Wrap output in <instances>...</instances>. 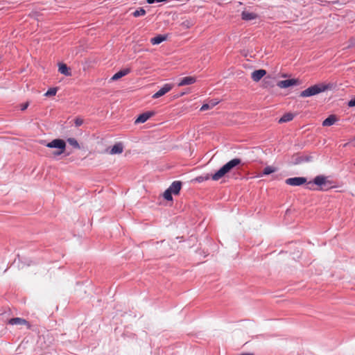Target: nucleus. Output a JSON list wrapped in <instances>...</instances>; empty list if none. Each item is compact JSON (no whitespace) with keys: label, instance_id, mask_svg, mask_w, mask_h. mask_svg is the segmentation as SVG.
<instances>
[{"label":"nucleus","instance_id":"6","mask_svg":"<svg viewBox=\"0 0 355 355\" xmlns=\"http://www.w3.org/2000/svg\"><path fill=\"white\" fill-rule=\"evenodd\" d=\"M332 183L333 182L328 180H327V182L325 184H323L322 187H320V188H313V184H312V182H309L307 184H306V187L307 189H312V190H318V191H328L332 188H334L336 187L335 186L332 185Z\"/></svg>","mask_w":355,"mask_h":355},{"label":"nucleus","instance_id":"12","mask_svg":"<svg viewBox=\"0 0 355 355\" xmlns=\"http://www.w3.org/2000/svg\"><path fill=\"white\" fill-rule=\"evenodd\" d=\"M328 178L324 175H318L313 180V184L317 185L318 187H322L323 184L327 182Z\"/></svg>","mask_w":355,"mask_h":355},{"label":"nucleus","instance_id":"28","mask_svg":"<svg viewBox=\"0 0 355 355\" xmlns=\"http://www.w3.org/2000/svg\"><path fill=\"white\" fill-rule=\"evenodd\" d=\"M354 46H355V38H352L349 41V44H348L347 47L349 48V47H352Z\"/></svg>","mask_w":355,"mask_h":355},{"label":"nucleus","instance_id":"27","mask_svg":"<svg viewBox=\"0 0 355 355\" xmlns=\"http://www.w3.org/2000/svg\"><path fill=\"white\" fill-rule=\"evenodd\" d=\"M74 123H75L76 127H79V126H80L83 123V120L82 119H80V118H76L74 120Z\"/></svg>","mask_w":355,"mask_h":355},{"label":"nucleus","instance_id":"30","mask_svg":"<svg viewBox=\"0 0 355 355\" xmlns=\"http://www.w3.org/2000/svg\"><path fill=\"white\" fill-rule=\"evenodd\" d=\"M28 106V103L26 102L21 105V110H25Z\"/></svg>","mask_w":355,"mask_h":355},{"label":"nucleus","instance_id":"31","mask_svg":"<svg viewBox=\"0 0 355 355\" xmlns=\"http://www.w3.org/2000/svg\"><path fill=\"white\" fill-rule=\"evenodd\" d=\"M348 106L349 107H354L355 106V98L350 100L348 102Z\"/></svg>","mask_w":355,"mask_h":355},{"label":"nucleus","instance_id":"32","mask_svg":"<svg viewBox=\"0 0 355 355\" xmlns=\"http://www.w3.org/2000/svg\"><path fill=\"white\" fill-rule=\"evenodd\" d=\"M58 67H67L66 64L63 63V62H58Z\"/></svg>","mask_w":355,"mask_h":355},{"label":"nucleus","instance_id":"22","mask_svg":"<svg viewBox=\"0 0 355 355\" xmlns=\"http://www.w3.org/2000/svg\"><path fill=\"white\" fill-rule=\"evenodd\" d=\"M145 15H146V10L143 8H140L138 10H136L135 12H132V15L135 17L144 16Z\"/></svg>","mask_w":355,"mask_h":355},{"label":"nucleus","instance_id":"15","mask_svg":"<svg viewBox=\"0 0 355 355\" xmlns=\"http://www.w3.org/2000/svg\"><path fill=\"white\" fill-rule=\"evenodd\" d=\"M182 187V182L180 181L173 182L169 187V190L175 195L178 194Z\"/></svg>","mask_w":355,"mask_h":355},{"label":"nucleus","instance_id":"4","mask_svg":"<svg viewBox=\"0 0 355 355\" xmlns=\"http://www.w3.org/2000/svg\"><path fill=\"white\" fill-rule=\"evenodd\" d=\"M300 83V81L298 79L291 78V79H288V80L278 81L277 83V85L279 88H288L290 87L297 85Z\"/></svg>","mask_w":355,"mask_h":355},{"label":"nucleus","instance_id":"3","mask_svg":"<svg viewBox=\"0 0 355 355\" xmlns=\"http://www.w3.org/2000/svg\"><path fill=\"white\" fill-rule=\"evenodd\" d=\"M327 89V86L323 84L320 85H314L304 89L300 93V96L302 97H309L312 96L316 94H318L321 92H324Z\"/></svg>","mask_w":355,"mask_h":355},{"label":"nucleus","instance_id":"14","mask_svg":"<svg viewBox=\"0 0 355 355\" xmlns=\"http://www.w3.org/2000/svg\"><path fill=\"white\" fill-rule=\"evenodd\" d=\"M123 151V146L121 143L114 144L109 151L110 155L121 154Z\"/></svg>","mask_w":355,"mask_h":355},{"label":"nucleus","instance_id":"34","mask_svg":"<svg viewBox=\"0 0 355 355\" xmlns=\"http://www.w3.org/2000/svg\"><path fill=\"white\" fill-rule=\"evenodd\" d=\"M351 143L353 144L354 146H355V136L352 139Z\"/></svg>","mask_w":355,"mask_h":355},{"label":"nucleus","instance_id":"23","mask_svg":"<svg viewBox=\"0 0 355 355\" xmlns=\"http://www.w3.org/2000/svg\"><path fill=\"white\" fill-rule=\"evenodd\" d=\"M67 142L72 146L73 148L79 149L80 146L77 140L74 138H69L67 139Z\"/></svg>","mask_w":355,"mask_h":355},{"label":"nucleus","instance_id":"24","mask_svg":"<svg viewBox=\"0 0 355 355\" xmlns=\"http://www.w3.org/2000/svg\"><path fill=\"white\" fill-rule=\"evenodd\" d=\"M58 92V87H51L50 88L45 94V96H53L56 94Z\"/></svg>","mask_w":355,"mask_h":355},{"label":"nucleus","instance_id":"20","mask_svg":"<svg viewBox=\"0 0 355 355\" xmlns=\"http://www.w3.org/2000/svg\"><path fill=\"white\" fill-rule=\"evenodd\" d=\"M277 171V168L276 167L272 166H268L264 168L263 171V174L265 175H270L274 172H276Z\"/></svg>","mask_w":355,"mask_h":355},{"label":"nucleus","instance_id":"13","mask_svg":"<svg viewBox=\"0 0 355 355\" xmlns=\"http://www.w3.org/2000/svg\"><path fill=\"white\" fill-rule=\"evenodd\" d=\"M266 74V71L264 69H259L254 71L252 73V78L254 81L258 82Z\"/></svg>","mask_w":355,"mask_h":355},{"label":"nucleus","instance_id":"21","mask_svg":"<svg viewBox=\"0 0 355 355\" xmlns=\"http://www.w3.org/2000/svg\"><path fill=\"white\" fill-rule=\"evenodd\" d=\"M58 71L60 73L66 76H70L73 75L71 68H58Z\"/></svg>","mask_w":355,"mask_h":355},{"label":"nucleus","instance_id":"1","mask_svg":"<svg viewBox=\"0 0 355 355\" xmlns=\"http://www.w3.org/2000/svg\"><path fill=\"white\" fill-rule=\"evenodd\" d=\"M241 163V160L239 158H234L227 163H226L223 167H221L216 173L211 175V179L214 181H217L223 178L225 174L229 173L233 168L238 166Z\"/></svg>","mask_w":355,"mask_h":355},{"label":"nucleus","instance_id":"37","mask_svg":"<svg viewBox=\"0 0 355 355\" xmlns=\"http://www.w3.org/2000/svg\"><path fill=\"white\" fill-rule=\"evenodd\" d=\"M354 166H355V162H354Z\"/></svg>","mask_w":355,"mask_h":355},{"label":"nucleus","instance_id":"7","mask_svg":"<svg viewBox=\"0 0 355 355\" xmlns=\"http://www.w3.org/2000/svg\"><path fill=\"white\" fill-rule=\"evenodd\" d=\"M173 85L172 84H168V83L165 84L159 91H157L156 93H155L153 95V98H158L164 96L167 92H168L169 91L171 90V89L173 88Z\"/></svg>","mask_w":355,"mask_h":355},{"label":"nucleus","instance_id":"33","mask_svg":"<svg viewBox=\"0 0 355 355\" xmlns=\"http://www.w3.org/2000/svg\"><path fill=\"white\" fill-rule=\"evenodd\" d=\"M268 85H269V84H268V81L265 79L264 80V87H267Z\"/></svg>","mask_w":355,"mask_h":355},{"label":"nucleus","instance_id":"16","mask_svg":"<svg viewBox=\"0 0 355 355\" xmlns=\"http://www.w3.org/2000/svg\"><path fill=\"white\" fill-rule=\"evenodd\" d=\"M338 121V119L336 115L331 114L326 119H324L322 122L323 126H331L334 124Z\"/></svg>","mask_w":355,"mask_h":355},{"label":"nucleus","instance_id":"17","mask_svg":"<svg viewBox=\"0 0 355 355\" xmlns=\"http://www.w3.org/2000/svg\"><path fill=\"white\" fill-rule=\"evenodd\" d=\"M166 40V36L162 35H158L156 37H154L150 39V42L153 44H159L163 41Z\"/></svg>","mask_w":355,"mask_h":355},{"label":"nucleus","instance_id":"9","mask_svg":"<svg viewBox=\"0 0 355 355\" xmlns=\"http://www.w3.org/2000/svg\"><path fill=\"white\" fill-rule=\"evenodd\" d=\"M196 82V78L195 76H186L180 80L178 86L182 87L184 85H189L195 83Z\"/></svg>","mask_w":355,"mask_h":355},{"label":"nucleus","instance_id":"25","mask_svg":"<svg viewBox=\"0 0 355 355\" xmlns=\"http://www.w3.org/2000/svg\"><path fill=\"white\" fill-rule=\"evenodd\" d=\"M209 178H210V175L209 174H207L205 175H200V176L196 177L194 179V181H196L197 182H202L204 181L208 180Z\"/></svg>","mask_w":355,"mask_h":355},{"label":"nucleus","instance_id":"19","mask_svg":"<svg viewBox=\"0 0 355 355\" xmlns=\"http://www.w3.org/2000/svg\"><path fill=\"white\" fill-rule=\"evenodd\" d=\"M294 115L292 113H286L284 114L280 119L279 120V123H285L291 121L293 119Z\"/></svg>","mask_w":355,"mask_h":355},{"label":"nucleus","instance_id":"8","mask_svg":"<svg viewBox=\"0 0 355 355\" xmlns=\"http://www.w3.org/2000/svg\"><path fill=\"white\" fill-rule=\"evenodd\" d=\"M130 72V68H123V69H121V70H119L118 72H116L110 79V82H112V81H116V80H118L119 79H121V78H123V76L129 74Z\"/></svg>","mask_w":355,"mask_h":355},{"label":"nucleus","instance_id":"26","mask_svg":"<svg viewBox=\"0 0 355 355\" xmlns=\"http://www.w3.org/2000/svg\"><path fill=\"white\" fill-rule=\"evenodd\" d=\"M172 193H173L172 191L171 190H169V189H167L164 192L163 196L167 200H173Z\"/></svg>","mask_w":355,"mask_h":355},{"label":"nucleus","instance_id":"5","mask_svg":"<svg viewBox=\"0 0 355 355\" xmlns=\"http://www.w3.org/2000/svg\"><path fill=\"white\" fill-rule=\"evenodd\" d=\"M306 182V179L303 177L290 178L286 180V183L291 186H300Z\"/></svg>","mask_w":355,"mask_h":355},{"label":"nucleus","instance_id":"10","mask_svg":"<svg viewBox=\"0 0 355 355\" xmlns=\"http://www.w3.org/2000/svg\"><path fill=\"white\" fill-rule=\"evenodd\" d=\"M155 114L153 112H146L140 114L137 119L135 120V123H145L148 119H149L151 116Z\"/></svg>","mask_w":355,"mask_h":355},{"label":"nucleus","instance_id":"29","mask_svg":"<svg viewBox=\"0 0 355 355\" xmlns=\"http://www.w3.org/2000/svg\"><path fill=\"white\" fill-rule=\"evenodd\" d=\"M209 107H210V106H209V104H204V105L201 107L200 110H202V111H205V110H208Z\"/></svg>","mask_w":355,"mask_h":355},{"label":"nucleus","instance_id":"36","mask_svg":"<svg viewBox=\"0 0 355 355\" xmlns=\"http://www.w3.org/2000/svg\"><path fill=\"white\" fill-rule=\"evenodd\" d=\"M2 64L1 62H0V64Z\"/></svg>","mask_w":355,"mask_h":355},{"label":"nucleus","instance_id":"11","mask_svg":"<svg viewBox=\"0 0 355 355\" xmlns=\"http://www.w3.org/2000/svg\"><path fill=\"white\" fill-rule=\"evenodd\" d=\"M8 324L11 325H27L29 327L28 322L25 319L21 318H11L8 320Z\"/></svg>","mask_w":355,"mask_h":355},{"label":"nucleus","instance_id":"2","mask_svg":"<svg viewBox=\"0 0 355 355\" xmlns=\"http://www.w3.org/2000/svg\"><path fill=\"white\" fill-rule=\"evenodd\" d=\"M46 146L50 148H56V150L52 153V155L53 156H59L64 152L66 143L61 139H55L51 142L47 143Z\"/></svg>","mask_w":355,"mask_h":355},{"label":"nucleus","instance_id":"18","mask_svg":"<svg viewBox=\"0 0 355 355\" xmlns=\"http://www.w3.org/2000/svg\"><path fill=\"white\" fill-rule=\"evenodd\" d=\"M242 19L243 20H252L256 18V14L253 12H249L247 11H243L241 14Z\"/></svg>","mask_w":355,"mask_h":355},{"label":"nucleus","instance_id":"35","mask_svg":"<svg viewBox=\"0 0 355 355\" xmlns=\"http://www.w3.org/2000/svg\"><path fill=\"white\" fill-rule=\"evenodd\" d=\"M241 355H253L252 354H241Z\"/></svg>","mask_w":355,"mask_h":355}]
</instances>
